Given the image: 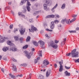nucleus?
<instances>
[{"label": "nucleus", "instance_id": "obj_58", "mask_svg": "<svg viewBox=\"0 0 79 79\" xmlns=\"http://www.w3.org/2000/svg\"><path fill=\"white\" fill-rule=\"evenodd\" d=\"M1 70H2V72H3L4 73V69L2 68L1 69Z\"/></svg>", "mask_w": 79, "mask_h": 79}, {"label": "nucleus", "instance_id": "obj_21", "mask_svg": "<svg viewBox=\"0 0 79 79\" xmlns=\"http://www.w3.org/2000/svg\"><path fill=\"white\" fill-rule=\"evenodd\" d=\"M65 74L66 76H71V74L70 73H68L67 71H66L65 72Z\"/></svg>", "mask_w": 79, "mask_h": 79}, {"label": "nucleus", "instance_id": "obj_37", "mask_svg": "<svg viewBox=\"0 0 79 79\" xmlns=\"http://www.w3.org/2000/svg\"><path fill=\"white\" fill-rule=\"evenodd\" d=\"M46 31H49V32H52V31H53L52 30H49L48 28L46 29Z\"/></svg>", "mask_w": 79, "mask_h": 79}, {"label": "nucleus", "instance_id": "obj_59", "mask_svg": "<svg viewBox=\"0 0 79 79\" xmlns=\"http://www.w3.org/2000/svg\"><path fill=\"white\" fill-rule=\"evenodd\" d=\"M66 40V38H64V40L63 42H64Z\"/></svg>", "mask_w": 79, "mask_h": 79}, {"label": "nucleus", "instance_id": "obj_53", "mask_svg": "<svg viewBox=\"0 0 79 79\" xmlns=\"http://www.w3.org/2000/svg\"><path fill=\"white\" fill-rule=\"evenodd\" d=\"M12 60L13 61H15V62H16V61H17V60H15V59H12Z\"/></svg>", "mask_w": 79, "mask_h": 79}, {"label": "nucleus", "instance_id": "obj_47", "mask_svg": "<svg viewBox=\"0 0 79 79\" xmlns=\"http://www.w3.org/2000/svg\"><path fill=\"white\" fill-rule=\"evenodd\" d=\"M37 61L38 60L36 59L35 60V64H36V63H37V62H38Z\"/></svg>", "mask_w": 79, "mask_h": 79}, {"label": "nucleus", "instance_id": "obj_19", "mask_svg": "<svg viewBox=\"0 0 79 79\" xmlns=\"http://www.w3.org/2000/svg\"><path fill=\"white\" fill-rule=\"evenodd\" d=\"M8 50V47H4L2 48V50L4 52H6Z\"/></svg>", "mask_w": 79, "mask_h": 79}, {"label": "nucleus", "instance_id": "obj_34", "mask_svg": "<svg viewBox=\"0 0 79 79\" xmlns=\"http://www.w3.org/2000/svg\"><path fill=\"white\" fill-rule=\"evenodd\" d=\"M66 23L67 24H70V23H69V21L68 19H66Z\"/></svg>", "mask_w": 79, "mask_h": 79}, {"label": "nucleus", "instance_id": "obj_3", "mask_svg": "<svg viewBox=\"0 0 79 79\" xmlns=\"http://www.w3.org/2000/svg\"><path fill=\"white\" fill-rule=\"evenodd\" d=\"M50 45L53 48L55 49H56L58 48V45L57 44H55L54 43V42L53 41H52L51 44Z\"/></svg>", "mask_w": 79, "mask_h": 79}, {"label": "nucleus", "instance_id": "obj_13", "mask_svg": "<svg viewBox=\"0 0 79 79\" xmlns=\"http://www.w3.org/2000/svg\"><path fill=\"white\" fill-rule=\"evenodd\" d=\"M44 9L45 10H46V11H48V10H50V8H47V5L46 4H44Z\"/></svg>", "mask_w": 79, "mask_h": 79}, {"label": "nucleus", "instance_id": "obj_61", "mask_svg": "<svg viewBox=\"0 0 79 79\" xmlns=\"http://www.w3.org/2000/svg\"><path fill=\"white\" fill-rule=\"evenodd\" d=\"M40 60V57H38L37 58V61H38V60Z\"/></svg>", "mask_w": 79, "mask_h": 79}, {"label": "nucleus", "instance_id": "obj_12", "mask_svg": "<svg viewBox=\"0 0 79 79\" xmlns=\"http://www.w3.org/2000/svg\"><path fill=\"white\" fill-rule=\"evenodd\" d=\"M31 32H34V31H36L37 30V28H36L34 27L33 26H32L31 27Z\"/></svg>", "mask_w": 79, "mask_h": 79}, {"label": "nucleus", "instance_id": "obj_16", "mask_svg": "<svg viewBox=\"0 0 79 79\" xmlns=\"http://www.w3.org/2000/svg\"><path fill=\"white\" fill-rule=\"evenodd\" d=\"M58 6V4H56V5L51 9V11H52L53 12H54L55 10H55V9H56V7Z\"/></svg>", "mask_w": 79, "mask_h": 79}, {"label": "nucleus", "instance_id": "obj_29", "mask_svg": "<svg viewBox=\"0 0 79 79\" xmlns=\"http://www.w3.org/2000/svg\"><path fill=\"white\" fill-rule=\"evenodd\" d=\"M66 19H63L62 20V21H61V23H62V24H64V23H65V22H66Z\"/></svg>", "mask_w": 79, "mask_h": 79}, {"label": "nucleus", "instance_id": "obj_43", "mask_svg": "<svg viewBox=\"0 0 79 79\" xmlns=\"http://www.w3.org/2000/svg\"><path fill=\"white\" fill-rule=\"evenodd\" d=\"M45 18L46 19H47V18H50V15H49L47 16Z\"/></svg>", "mask_w": 79, "mask_h": 79}, {"label": "nucleus", "instance_id": "obj_7", "mask_svg": "<svg viewBox=\"0 0 79 79\" xmlns=\"http://www.w3.org/2000/svg\"><path fill=\"white\" fill-rule=\"evenodd\" d=\"M50 73H51V71L50 70H48L46 74V77H48L49 76H50Z\"/></svg>", "mask_w": 79, "mask_h": 79}, {"label": "nucleus", "instance_id": "obj_8", "mask_svg": "<svg viewBox=\"0 0 79 79\" xmlns=\"http://www.w3.org/2000/svg\"><path fill=\"white\" fill-rule=\"evenodd\" d=\"M5 38L4 39L3 38V37L2 35H0V43H3L5 42Z\"/></svg>", "mask_w": 79, "mask_h": 79}, {"label": "nucleus", "instance_id": "obj_24", "mask_svg": "<svg viewBox=\"0 0 79 79\" xmlns=\"http://www.w3.org/2000/svg\"><path fill=\"white\" fill-rule=\"evenodd\" d=\"M65 6H66V4L64 3L63 4L61 8H62V9H64L65 8Z\"/></svg>", "mask_w": 79, "mask_h": 79}, {"label": "nucleus", "instance_id": "obj_60", "mask_svg": "<svg viewBox=\"0 0 79 79\" xmlns=\"http://www.w3.org/2000/svg\"><path fill=\"white\" fill-rule=\"evenodd\" d=\"M45 36L46 37H48V35L47 34H46L45 35Z\"/></svg>", "mask_w": 79, "mask_h": 79}, {"label": "nucleus", "instance_id": "obj_30", "mask_svg": "<svg viewBox=\"0 0 79 79\" xmlns=\"http://www.w3.org/2000/svg\"><path fill=\"white\" fill-rule=\"evenodd\" d=\"M28 47V45H26L23 48V49H26Z\"/></svg>", "mask_w": 79, "mask_h": 79}, {"label": "nucleus", "instance_id": "obj_45", "mask_svg": "<svg viewBox=\"0 0 79 79\" xmlns=\"http://www.w3.org/2000/svg\"><path fill=\"white\" fill-rule=\"evenodd\" d=\"M59 64H60V66H63L62 64H61V62L59 61Z\"/></svg>", "mask_w": 79, "mask_h": 79}, {"label": "nucleus", "instance_id": "obj_51", "mask_svg": "<svg viewBox=\"0 0 79 79\" xmlns=\"http://www.w3.org/2000/svg\"><path fill=\"white\" fill-rule=\"evenodd\" d=\"M19 40H20L21 41H22V40H23V38H22V37L20 38L19 39Z\"/></svg>", "mask_w": 79, "mask_h": 79}, {"label": "nucleus", "instance_id": "obj_41", "mask_svg": "<svg viewBox=\"0 0 79 79\" xmlns=\"http://www.w3.org/2000/svg\"><path fill=\"white\" fill-rule=\"evenodd\" d=\"M13 24L10 25L9 27L10 29H12V28H13Z\"/></svg>", "mask_w": 79, "mask_h": 79}, {"label": "nucleus", "instance_id": "obj_6", "mask_svg": "<svg viewBox=\"0 0 79 79\" xmlns=\"http://www.w3.org/2000/svg\"><path fill=\"white\" fill-rule=\"evenodd\" d=\"M19 31L21 35H23L25 32V29L22 28L20 29Z\"/></svg>", "mask_w": 79, "mask_h": 79}, {"label": "nucleus", "instance_id": "obj_57", "mask_svg": "<svg viewBox=\"0 0 79 79\" xmlns=\"http://www.w3.org/2000/svg\"><path fill=\"white\" fill-rule=\"evenodd\" d=\"M3 60H5V61H6L7 59L6 57H3Z\"/></svg>", "mask_w": 79, "mask_h": 79}, {"label": "nucleus", "instance_id": "obj_55", "mask_svg": "<svg viewBox=\"0 0 79 79\" xmlns=\"http://www.w3.org/2000/svg\"><path fill=\"white\" fill-rule=\"evenodd\" d=\"M18 31V29H16L14 30V32H16V31Z\"/></svg>", "mask_w": 79, "mask_h": 79}, {"label": "nucleus", "instance_id": "obj_10", "mask_svg": "<svg viewBox=\"0 0 79 79\" xmlns=\"http://www.w3.org/2000/svg\"><path fill=\"white\" fill-rule=\"evenodd\" d=\"M46 3L49 6H50L52 5V1L50 0H46Z\"/></svg>", "mask_w": 79, "mask_h": 79}, {"label": "nucleus", "instance_id": "obj_38", "mask_svg": "<svg viewBox=\"0 0 79 79\" xmlns=\"http://www.w3.org/2000/svg\"><path fill=\"white\" fill-rule=\"evenodd\" d=\"M21 66H25V67L27 66V64H21Z\"/></svg>", "mask_w": 79, "mask_h": 79}, {"label": "nucleus", "instance_id": "obj_5", "mask_svg": "<svg viewBox=\"0 0 79 79\" xmlns=\"http://www.w3.org/2000/svg\"><path fill=\"white\" fill-rule=\"evenodd\" d=\"M24 53H25L26 56L27 57L28 59H30L31 58V56H30L31 53H27V52L26 51H25Z\"/></svg>", "mask_w": 79, "mask_h": 79}, {"label": "nucleus", "instance_id": "obj_52", "mask_svg": "<svg viewBox=\"0 0 79 79\" xmlns=\"http://www.w3.org/2000/svg\"><path fill=\"white\" fill-rule=\"evenodd\" d=\"M18 15H19H19H22V13L19 12L18 13Z\"/></svg>", "mask_w": 79, "mask_h": 79}, {"label": "nucleus", "instance_id": "obj_32", "mask_svg": "<svg viewBox=\"0 0 79 79\" xmlns=\"http://www.w3.org/2000/svg\"><path fill=\"white\" fill-rule=\"evenodd\" d=\"M14 39L16 41H18L19 40V38H18V37H17V36L15 37Z\"/></svg>", "mask_w": 79, "mask_h": 79}, {"label": "nucleus", "instance_id": "obj_20", "mask_svg": "<svg viewBox=\"0 0 79 79\" xmlns=\"http://www.w3.org/2000/svg\"><path fill=\"white\" fill-rule=\"evenodd\" d=\"M42 51H40V52H38V54L39 55V56H41V57H42Z\"/></svg>", "mask_w": 79, "mask_h": 79}, {"label": "nucleus", "instance_id": "obj_27", "mask_svg": "<svg viewBox=\"0 0 79 79\" xmlns=\"http://www.w3.org/2000/svg\"><path fill=\"white\" fill-rule=\"evenodd\" d=\"M26 8L28 11L29 12H30V6H27L26 7Z\"/></svg>", "mask_w": 79, "mask_h": 79}, {"label": "nucleus", "instance_id": "obj_15", "mask_svg": "<svg viewBox=\"0 0 79 79\" xmlns=\"http://www.w3.org/2000/svg\"><path fill=\"white\" fill-rule=\"evenodd\" d=\"M12 70L14 71H17V68L16 66L14 65V64H12Z\"/></svg>", "mask_w": 79, "mask_h": 79}, {"label": "nucleus", "instance_id": "obj_44", "mask_svg": "<svg viewBox=\"0 0 79 79\" xmlns=\"http://www.w3.org/2000/svg\"><path fill=\"white\" fill-rule=\"evenodd\" d=\"M21 16L22 17H23V18H25V15H24L23 14H21Z\"/></svg>", "mask_w": 79, "mask_h": 79}, {"label": "nucleus", "instance_id": "obj_36", "mask_svg": "<svg viewBox=\"0 0 79 79\" xmlns=\"http://www.w3.org/2000/svg\"><path fill=\"white\" fill-rule=\"evenodd\" d=\"M71 55V52L69 53L68 54H66V56H69Z\"/></svg>", "mask_w": 79, "mask_h": 79}, {"label": "nucleus", "instance_id": "obj_56", "mask_svg": "<svg viewBox=\"0 0 79 79\" xmlns=\"http://www.w3.org/2000/svg\"><path fill=\"white\" fill-rule=\"evenodd\" d=\"M76 31H79V27H77L76 29Z\"/></svg>", "mask_w": 79, "mask_h": 79}, {"label": "nucleus", "instance_id": "obj_23", "mask_svg": "<svg viewBox=\"0 0 79 79\" xmlns=\"http://www.w3.org/2000/svg\"><path fill=\"white\" fill-rule=\"evenodd\" d=\"M33 44L34 45H35V46H38V43L36 42V41H34L33 42Z\"/></svg>", "mask_w": 79, "mask_h": 79}, {"label": "nucleus", "instance_id": "obj_33", "mask_svg": "<svg viewBox=\"0 0 79 79\" xmlns=\"http://www.w3.org/2000/svg\"><path fill=\"white\" fill-rule=\"evenodd\" d=\"M27 6H31V3H30V2H29V1H27Z\"/></svg>", "mask_w": 79, "mask_h": 79}, {"label": "nucleus", "instance_id": "obj_64", "mask_svg": "<svg viewBox=\"0 0 79 79\" xmlns=\"http://www.w3.org/2000/svg\"><path fill=\"white\" fill-rule=\"evenodd\" d=\"M9 5H11V2H9Z\"/></svg>", "mask_w": 79, "mask_h": 79}, {"label": "nucleus", "instance_id": "obj_63", "mask_svg": "<svg viewBox=\"0 0 79 79\" xmlns=\"http://www.w3.org/2000/svg\"><path fill=\"white\" fill-rule=\"evenodd\" d=\"M74 0H72V3H74Z\"/></svg>", "mask_w": 79, "mask_h": 79}, {"label": "nucleus", "instance_id": "obj_35", "mask_svg": "<svg viewBox=\"0 0 79 79\" xmlns=\"http://www.w3.org/2000/svg\"><path fill=\"white\" fill-rule=\"evenodd\" d=\"M76 19V18H73L72 20H71V21H70V23H73V22H74V21H75Z\"/></svg>", "mask_w": 79, "mask_h": 79}, {"label": "nucleus", "instance_id": "obj_48", "mask_svg": "<svg viewBox=\"0 0 79 79\" xmlns=\"http://www.w3.org/2000/svg\"><path fill=\"white\" fill-rule=\"evenodd\" d=\"M39 11L35 12L34 13H35V15H38V14H39Z\"/></svg>", "mask_w": 79, "mask_h": 79}, {"label": "nucleus", "instance_id": "obj_28", "mask_svg": "<svg viewBox=\"0 0 79 79\" xmlns=\"http://www.w3.org/2000/svg\"><path fill=\"white\" fill-rule=\"evenodd\" d=\"M69 32H70V33H76V30H74V31H69Z\"/></svg>", "mask_w": 79, "mask_h": 79}, {"label": "nucleus", "instance_id": "obj_22", "mask_svg": "<svg viewBox=\"0 0 79 79\" xmlns=\"http://www.w3.org/2000/svg\"><path fill=\"white\" fill-rule=\"evenodd\" d=\"M63 66H60V68L59 69V71L60 72H61L63 70Z\"/></svg>", "mask_w": 79, "mask_h": 79}, {"label": "nucleus", "instance_id": "obj_42", "mask_svg": "<svg viewBox=\"0 0 79 79\" xmlns=\"http://www.w3.org/2000/svg\"><path fill=\"white\" fill-rule=\"evenodd\" d=\"M65 67L66 68V69H70V67H67L66 66H65Z\"/></svg>", "mask_w": 79, "mask_h": 79}, {"label": "nucleus", "instance_id": "obj_17", "mask_svg": "<svg viewBox=\"0 0 79 79\" xmlns=\"http://www.w3.org/2000/svg\"><path fill=\"white\" fill-rule=\"evenodd\" d=\"M28 0H22L20 4H21V5H23L24 3H25L26 1H27V2H29Z\"/></svg>", "mask_w": 79, "mask_h": 79}, {"label": "nucleus", "instance_id": "obj_9", "mask_svg": "<svg viewBox=\"0 0 79 79\" xmlns=\"http://www.w3.org/2000/svg\"><path fill=\"white\" fill-rule=\"evenodd\" d=\"M55 28V23L54 22H52L51 23L50 28L51 29H53Z\"/></svg>", "mask_w": 79, "mask_h": 79}, {"label": "nucleus", "instance_id": "obj_11", "mask_svg": "<svg viewBox=\"0 0 79 79\" xmlns=\"http://www.w3.org/2000/svg\"><path fill=\"white\" fill-rule=\"evenodd\" d=\"M14 46H12V47H10V51H12V52H16V51H17V48H13Z\"/></svg>", "mask_w": 79, "mask_h": 79}, {"label": "nucleus", "instance_id": "obj_62", "mask_svg": "<svg viewBox=\"0 0 79 79\" xmlns=\"http://www.w3.org/2000/svg\"><path fill=\"white\" fill-rule=\"evenodd\" d=\"M34 50H35V49H34V48H32V51H34Z\"/></svg>", "mask_w": 79, "mask_h": 79}, {"label": "nucleus", "instance_id": "obj_50", "mask_svg": "<svg viewBox=\"0 0 79 79\" xmlns=\"http://www.w3.org/2000/svg\"><path fill=\"white\" fill-rule=\"evenodd\" d=\"M54 66L55 68H57V64H54Z\"/></svg>", "mask_w": 79, "mask_h": 79}, {"label": "nucleus", "instance_id": "obj_14", "mask_svg": "<svg viewBox=\"0 0 79 79\" xmlns=\"http://www.w3.org/2000/svg\"><path fill=\"white\" fill-rule=\"evenodd\" d=\"M7 43L8 45H10V47H12V46H14L15 45L14 44L11 43L10 41H7Z\"/></svg>", "mask_w": 79, "mask_h": 79}, {"label": "nucleus", "instance_id": "obj_26", "mask_svg": "<svg viewBox=\"0 0 79 79\" xmlns=\"http://www.w3.org/2000/svg\"><path fill=\"white\" fill-rule=\"evenodd\" d=\"M73 60L75 63H79V58L78 59H73Z\"/></svg>", "mask_w": 79, "mask_h": 79}, {"label": "nucleus", "instance_id": "obj_18", "mask_svg": "<svg viewBox=\"0 0 79 79\" xmlns=\"http://www.w3.org/2000/svg\"><path fill=\"white\" fill-rule=\"evenodd\" d=\"M31 39V37L28 36L27 39H26V42H30V40Z\"/></svg>", "mask_w": 79, "mask_h": 79}, {"label": "nucleus", "instance_id": "obj_2", "mask_svg": "<svg viewBox=\"0 0 79 79\" xmlns=\"http://www.w3.org/2000/svg\"><path fill=\"white\" fill-rule=\"evenodd\" d=\"M49 64H50V63L48 60H45L43 61V63L41 65V66L42 68H44V67H45L46 66L48 65Z\"/></svg>", "mask_w": 79, "mask_h": 79}, {"label": "nucleus", "instance_id": "obj_46", "mask_svg": "<svg viewBox=\"0 0 79 79\" xmlns=\"http://www.w3.org/2000/svg\"><path fill=\"white\" fill-rule=\"evenodd\" d=\"M29 22L30 23H33V19H30L29 20Z\"/></svg>", "mask_w": 79, "mask_h": 79}, {"label": "nucleus", "instance_id": "obj_39", "mask_svg": "<svg viewBox=\"0 0 79 79\" xmlns=\"http://www.w3.org/2000/svg\"><path fill=\"white\" fill-rule=\"evenodd\" d=\"M54 22L55 23H56H56H58L59 22V21L57 20H54Z\"/></svg>", "mask_w": 79, "mask_h": 79}, {"label": "nucleus", "instance_id": "obj_4", "mask_svg": "<svg viewBox=\"0 0 79 79\" xmlns=\"http://www.w3.org/2000/svg\"><path fill=\"white\" fill-rule=\"evenodd\" d=\"M38 43L40 44V46L42 48H45V46L44 45L45 43L44 42L40 40L39 41Z\"/></svg>", "mask_w": 79, "mask_h": 79}, {"label": "nucleus", "instance_id": "obj_40", "mask_svg": "<svg viewBox=\"0 0 79 79\" xmlns=\"http://www.w3.org/2000/svg\"><path fill=\"white\" fill-rule=\"evenodd\" d=\"M50 18H54L55 17V15H50Z\"/></svg>", "mask_w": 79, "mask_h": 79}, {"label": "nucleus", "instance_id": "obj_25", "mask_svg": "<svg viewBox=\"0 0 79 79\" xmlns=\"http://www.w3.org/2000/svg\"><path fill=\"white\" fill-rule=\"evenodd\" d=\"M9 75L10 76H11V78H13V79H16V77H15V76L12 75L11 74H10Z\"/></svg>", "mask_w": 79, "mask_h": 79}, {"label": "nucleus", "instance_id": "obj_1", "mask_svg": "<svg viewBox=\"0 0 79 79\" xmlns=\"http://www.w3.org/2000/svg\"><path fill=\"white\" fill-rule=\"evenodd\" d=\"M78 54L79 52H76V49H75L72 51L71 56L73 58H76L78 57Z\"/></svg>", "mask_w": 79, "mask_h": 79}, {"label": "nucleus", "instance_id": "obj_49", "mask_svg": "<svg viewBox=\"0 0 79 79\" xmlns=\"http://www.w3.org/2000/svg\"><path fill=\"white\" fill-rule=\"evenodd\" d=\"M54 42L55 43H56V44H58V43L59 42V41H57L56 40H55Z\"/></svg>", "mask_w": 79, "mask_h": 79}, {"label": "nucleus", "instance_id": "obj_31", "mask_svg": "<svg viewBox=\"0 0 79 79\" xmlns=\"http://www.w3.org/2000/svg\"><path fill=\"white\" fill-rule=\"evenodd\" d=\"M16 77H23V74H19L16 76Z\"/></svg>", "mask_w": 79, "mask_h": 79}, {"label": "nucleus", "instance_id": "obj_54", "mask_svg": "<svg viewBox=\"0 0 79 79\" xmlns=\"http://www.w3.org/2000/svg\"><path fill=\"white\" fill-rule=\"evenodd\" d=\"M77 16V15H73L72 17L73 18H75V17H76Z\"/></svg>", "mask_w": 79, "mask_h": 79}]
</instances>
